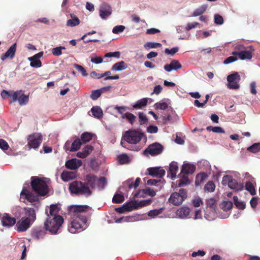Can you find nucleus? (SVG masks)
<instances>
[{
	"label": "nucleus",
	"instance_id": "1",
	"mask_svg": "<svg viewBox=\"0 0 260 260\" xmlns=\"http://www.w3.org/2000/svg\"><path fill=\"white\" fill-rule=\"evenodd\" d=\"M89 208L87 205H73L68 209L69 214L73 220L68 227L69 232L75 234L80 232L86 228L87 218L86 211Z\"/></svg>",
	"mask_w": 260,
	"mask_h": 260
},
{
	"label": "nucleus",
	"instance_id": "2",
	"mask_svg": "<svg viewBox=\"0 0 260 260\" xmlns=\"http://www.w3.org/2000/svg\"><path fill=\"white\" fill-rule=\"evenodd\" d=\"M69 190L72 194L76 196L89 197L91 195L92 191L88 185L80 181H74L69 185Z\"/></svg>",
	"mask_w": 260,
	"mask_h": 260
},
{
	"label": "nucleus",
	"instance_id": "3",
	"mask_svg": "<svg viewBox=\"0 0 260 260\" xmlns=\"http://www.w3.org/2000/svg\"><path fill=\"white\" fill-rule=\"evenodd\" d=\"M30 185L32 190L38 194L44 196L48 192V186L45 178L32 176L31 177Z\"/></svg>",
	"mask_w": 260,
	"mask_h": 260
},
{
	"label": "nucleus",
	"instance_id": "4",
	"mask_svg": "<svg viewBox=\"0 0 260 260\" xmlns=\"http://www.w3.org/2000/svg\"><path fill=\"white\" fill-rule=\"evenodd\" d=\"M63 222V219L60 215L49 217L44 222L46 229L52 234H56Z\"/></svg>",
	"mask_w": 260,
	"mask_h": 260
},
{
	"label": "nucleus",
	"instance_id": "5",
	"mask_svg": "<svg viewBox=\"0 0 260 260\" xmlns=\"http://www.w3.org/2000/svg\"><path fill=\"white\" fill-rule=\"evenodd\" d=\"M143 136V133H139L136 131H126L123 136L121 144L123 147H126V146L124 145L123 142V140H124V141L128 143L136 144L141 140Z\"/></svg>",
	"mask_w": 260,
	"mask_h": 260
},
{
	"label": "nucleus",
	"instance_id": "6",
	"mask_svg": "<svg viewBox=\"0 0 260 260\" xmlns=\"http://www.w3.org/2000/svg\"><path fill=\"white\" fill-rule=\"evenodd\" d=\"M43 140L42 135L40 133H34L28 136L27 138V146L29 149H38Z\"/></svg>",
	"mask_w": 260,
	"mask_h": 260
},
{
	"label": "nucleus",
	"instance_id": "7",
	"mask_svg": "<svg viewBox=\"0 0 260 260\" xmlns=\"http://www.w3.org/2000/svg\"><path fill=\"white\" fill-rule=\"evenodd\" d=\"M187 197V192L185 189H180L179 192H173L171 194L169 201L175 206H178L182 204L183 201Z\"/></svg>",
	"mask_w": 260,
	"mask_h": 260
},
{
	"label": "nucleus",
	"instance_id": "8",
	"mask_svg": "<svg viewBox=\"0 0 260 260\" xmlns=\"http://www.w3.org/2000/svg\"><path fill=\"white\" fill-rule=\"evenodd\" d=\"M222 184L223 185H228L231 189H234L236 191L242 190L243 188L242 184L238 183L236 180L233 179L232 176L230 175L223 176Z\"/></svg>",
	"mask_w": 260,
	"mask_h": 260
},
{
	"label": "nucleus",
	"instance_id": "9",
	"mask_svg": "<svg viewBox=\"0 0 260 260\" xmlns=\"http://www.w3.org/2000/svg\"><path fill=\"white\" fill-rule=\"evenodd\" d=\"M244 46L242 45L236 46L235 47V51L232 53L233 55L238 56L241 60H250L252 57V52L251 50H243Z\"/></svg>",
	"mask_w": 260,
	"mask_h": 260
},
{
	"label": "nucleus",
	"instance_id": "10",
	"mask_svg": "<svg viewBox=\"0 0 260 260\" xmlns=\"http://www.w3.org/2000/svg\"><path fill=\"white\" fill-rule=\"evenodd\" d=\"M163 150V146L158 143L155 142L149 145L148 147L143 151V154L145 155L150 154L151 156H155L161 153Z\"/></svg>",
	"mask_w": 260,
	"mask_h": 260
},
{
	"label": "nucleus",
	"instance_id": "11",
	"mask_svg": "<svg viewBox=\"0 0 260 260\" xmlns=\"http://www.w3.org/2000/svg\"><path fill=\"white\" fill-rule=\"evenodd\" d=\"M240 80V76L238 73L235 72L233 74L229 75L227 77L228 88L232 89H239L240 87V84H239Z\"/></svg>",
	"mask_w": 260,
	"mask_h": 260
},
{
	"label": "nucleus",
	"instance_id": "12",
	"mask_svg": "<svg viewBox=\"0 0 260 260\" xmlns=\"http://www.w3.org/2000/svg\"><path fill=\"white\" fill-rule=\"evenodd\" d=\"M33 223L26 218L22 217L16 223L15 229L19 233H22L29 229Z\"/></svg>",
	"mask_w": 260,
	"mask_h": 260
},
{
	"label": "nucleus",
	"instance_id": "13",
	"mask_svg": "<svg viewBox=\"0 0 260 260\" xmlns=\"http://www.w3.org/2000/svg\"><path fill=\"white\" fill-rule=\"evenodd\" d=\"M22 199L26 200L30 203H34L38 200V197L24 187L20 193V200Z\"/></svg>",
	"mask_w": 260,
	"mask_h": 260
},
{
	"label": "nucleus",
	"instance_id": "14",
	"mask_svg": "<svg viewBox=\"0 0 260 260\" xmlns=\"http://www.w3.org/2000/svg\"><path fill=\"white\" fill-rule=\"evenodd\" d=\"M112 12V8L110 5L104 3L100 5L99 13L100 16L102 19H106L111 15Z\"/></svg>",
	"mask_w": 260,
	"mask_h": 260
},
{
	"label": "nucleus",
	"instance_id": "15",
	"mask_svg": "<svg viewBox=\"0 0 260 260\" xmlns=\"http://www.w3.org/2000/svg\"><path fill=\"white\" fill-rule=\"evenodd\" d=\"M46 231L45 227L36 226L31 230V237L36 240L43 239L46 234Z\"/></svg>",
	"mask_w": 260,
	"mask_h": 260
},
{
	"label": "nucleus",
	"instance_id": "16",
	"mask_svg": "<svg viewBox=\"0 0 260 260\" xmlns=\"http://www.w3.org/2000/svg\"><path fill=\"white\" fill-rule=\"evenodd\" d=\"M24 216V218H26L31 223H34L36 220V212L34 208L30 207H24L23 208Z\"/></svg>",
	"mask_w": 260,
	"mask_h": 260
},
{
	"label": "nucleus",
	"instance_id": "17",
	"mask_svg": "<svg viewBox=\"0 0 260 260\" xmlns=\"http://www.w3.org/2000/svg\"><path fill=\"white\" fill-rule=\"evenodd\" d=\"M148 174L153 177H157L159 178H162L165 176L166 172L165 170L161 169L160 167H152L147 169Z\"/></svg>",
	"mask_w": 260,
	"mask_h": 260
},
{
	"label": "nucleus",
	"instance_id": "18",
	"mask_svg": "<svg viewBox=\"0 0 260 260\" xmlns=\"http://www.w3.org/2000/svg\"><path fill=\"white\" fill-rule=\"evenodd\" d=\"M3 226L11 227L16 223V219L11 217L8 213H4L1 218Z\"/></svg>",
	"mask_w": 260,
	"mask_h": 260
},
{
	"label": "nucleus",
	"instance_id": "19",
	"mask_svg": "<svg viewBox=\"0 0 260 260\" xmlns=\"http://www.w3.org/2000/svg\"><path fill=\"white\" fill-rule=\"evenodd\" d=\"M82 165V162L81 160L76 158H73L67 161L65 166L68 169L76 170L81 167Z\"/></svg>",
	"mask_w": 260,
	"mask_h": 260
},
{
	"label": "nucleus",
	"instance_id": "20",
	"mask_svg": "<svg viewBox=\"0 0 260 260\" xmlns=\"http://www.w3.org/2000/svg\"><path fill=\"white\" fill-rule=\"evenodd\" d=\"M16 47L17 44H13L9 49L8 50L1 56V60L4 61L7 58H10V59H13L15 55V53L16 51Z\"/></svg>",
	"mask_w": 260,
	"mask_h": 260
},
{
	"label": "nucleus",
	"instance_id": "21",
	"mask_svg": "<svg viewBox=\"0 0 260 260\" xmlns=\"http://www.w3.org/2000/svg\"><path fill=\"white\" fill-rule=\"evenodd\" d=\"M182 68L181 64L178 60H172L169 64L164 66V69L166 71L170 72L172 70H177Z\"/></svg>",
	"mask_w": 260,
	"mask_h": 260
},
{
	"label": "nucleus",
	"instance_id": "22",
	"mask_svg": "<svg viewBox=\"0 0 260 260\" xmlns=\"http://www.w3.org/2000/svg\"><path fill=\"white\" fill-rule=\"evenodd\" d=\"M146 194L154 197L155 196L156 192L152 189L147 187L144 189L139 190L134 194V198L144 197Z\"/></svg>",
	"mask_w": 260,
	"mask_h": 260
},
{
	"label": "nucleus",
	"instance_id": "23",
	"mask_svg": "<svg viewBox=\"0 0 260 260\" xmlns=\"http://www.w3.org/2000/svg\"><path fill=\"white\" fill-rule=\"evenodd\" d=\"M152 200L151 199L138 201H131L133 210L138 209L140 208L147 206L151 204Z\"/></svg>",
	"mask_w": 260,
	"mask_h": 260
},
{
	"label": "nucleus",
	"instance_id": "24",
	"mask_svg": "<svg viewBox=\"0 0 260 260\" xmlns=\"http://www.w3.org/2000/svg\"><path fill=\"white\" fill-rule=\"evenodd\" d=\"M178 171L177 163L172 161L170 164L169 170L168 172V175L170 176L172 179H174L176 177L177 172Z\"/></svg>",
	"mask_w": 260,
	"mask_h": 260
},
{
	"label": "nucleus",
	"instance_id": "25",
	"mask_svg": "<svg viewBox=\"0 0 260 260\" xmlns=\"http://www.w3.org/2000/svg\"><path fill=\"white\" fill-rule=\"evenodd\" d=\"M196 166L190 164H185L182 166L181 173L184 174H192L196 170Z\"/></svg>",
	"mask_w": 260,
	"mask_h": 260
},
{
	"label": "nucleus",
	"instance_id": "26",
	"mask_svg": "<svg viewBox=\"0 0 260 260\" xmlns=\"http://www.w3.org/2000/svg\"><path fill=\"white\" fill-rule=\"evenodd\" d=\"M190 213V209L186 206H183L176 211L177 215L181 218H186Z\"/></svg>",
	"mask_w": 260,
	"mask_h": 260
},
{
	"label": "nucleus",
	"instance_id": "27",
	"mask_svg": "<svg viewBox=\"0 0 260 260\" xmlns=\"http://www.w3.org/2000/svg\"><path fill=\"white\" fill-rule=\"evenodd\" d=\"M97 181L98 178L95 176L91 174H88L86 176V182L84 183H86L89 188L90 187L94 188L95 186Z\"/></svg>",
	"mask_w": 260,
	"mask_h": 260
},
{
	"label": "nucleus",
	"instance_id": "28",
	"mask_svg": "<svg viewBox=\"0 0 260 260\" xmlns=\"http://www.w3.org/2000/svg\"><path fill=\"white\" fill-rule=\"evenodd\" d=\"M141 182V179L137 178L134 183L133 179H129L124 182V185L128 186V189L136 188L139 186Z\"/></svg>",
	"mask_w": 260,
	"mask_h": 260
},
{
	"label": "nucleus",
	"instance_id": "29",
	"mask_svg": "<svg viewBox=\"0 0 260 260\" xmlns=\"http://www.w3.org/2000/svg\"><path fill=\"white\" fill-rule=\"evenodd\" d=\"M127 68L126 63L122 60L114 64L111 68V70L114 71H120L124 70Z\"/></svg>",
	"mask_w": 260,
	"mask_h": 260
},
{
	"label": "nucleus",
	"instance_id": "30",
	"mask_svg": "<svg viewBox=\"0 0 260 260\" xmlns=\"http://www.w3.org/2000/svg\"><path fill=\"white\" fill-rule=\"evenodd\" d=\"M93 116L96 118L100 119L103 116L102 109L99 106H94L91 109Z\"/></svg>",
	"mask_w": 260,
	"mask_h": 260
},
{
	"label": "nucleus",
	"instance_id": "31",
	"mask_svg": "<svg viewBox=\"0 0 260 260\" xmlns=\"http://www.w3.org/2000/svg\"><path fill=\"white\" fill-rule=\"evenodd\" d=\"M116 210L118 213H123L125 211H131L133 210L131 202H129L124 203L122 207L116 208Z\"/></svg>",
	"mask_w": 260,
	"mask_h": 260
},
{
	"label": "nucleus",
	"instance_id": "32",
	"mask_svg": "<svg viewBox=\"0 0 260 260\" xmlns=\"http://www.w3.org/2000/svg\"><path fill=\"white\" fill-rule=\"evenodd\" d=\"M72 19L67 20V25L69 26L74 27L80 24L79 19L74 14H71Z\"/></svg>",
	"mask_w": 260,
	"mask_h": 260
},
{
	"label": "nucleus",
	"instance_id": "33",
	"mask_svg": "<svg viewBox=\"0 0 260 260\" xmlns=\"http://www.w3.org/2000/svg\"><path fill=\"white\" fill-rule=\"evenodd\" d=\"M148 103L147 98H143L138 101L136 103L133 105L134 109H141L147 105Z\"/></svg>",
	"mask_w": 260,
	"mask_h": 260
},
{
	"label": "nucleus",
	"instance_id": "34",
	"mask_svg": "<svg viewBox=\"0 0 260 260\" xmlns=\"http://www.w3.org/2000/svg\"><path fill=\"white\" fill-rule=\"evenodd\" d=\"M82 143L80 139L79 138H77L72 143L70 151L72 152H74L80 149L82 145Z\"/></svg>",
	"mask_w": 260,
	"mask_h": 260
},
{
	"label": "nucleus",
	"instance_id": "35",
	"mask_svg": "<svg viewBox=\"0 0 260 260\" xmlns=\"http://www.w3.org/2000/svg\"><path fill=\"white\" fill-rule=\"evenodd\" d=\"M122 119L126 118L131 124H134L136 119V116L133 114L129 112L123 114L121 116Z\"/></svg>",
	"mask_w": 260,
	"mask_h": 260
},
{
	"label": "nucleus",
	"instance_id": "36",
	"mask_svg": "<svg viewBox=\"0 0 260 260\" xmlns=\"http://www.w3.org/2000/svg\"><path fill=\"white\" fill-rule=\"evenodd\" d=\"M207 177L205 173L198 174L196 178L195 184L196 185H200Z\"/></svg>",
	"mask_w": 260,
	"mask_h": 260
},
{
	"label": "nucleus",
	"instance_id": "37",
	"mask_svg": "<svg viewBox=\"0 0 260 260\" xmlns=\"http://www.w3.org/2000/svg\"><path fill=\"white\" fill-rule=\"evenodd\" d=\"M59 211V208L56 205H51L49 209V217H53L58 216Z\"/></svg>",
	"mask_w": 260,
	"mask_h": 260
},
{
	"label": "nucleus",
	"instance_id": "38",
	"mask_svg": "<svg viewBox=\"0 0 260 260\" xmlns=\"http://www.w3.org/2000/svg\"><path fill=\"white\" fill-rule=\"evenodd\" d=\"M93 137V135L91 133L88 132H85L83 133L81 136V141L82 143H86L90 141Z\"/></svg>",
	"mask_w": 260,
	"mask_h": 260
},
{
	"label": "nucleus",
	"instance_id": "39",
	"mask_svg": "<svg viewBox=\"0 0 260 260\" xmlns=\"http://www.w3.org/2000/svg\"><path fill=\"white\" fill-rule=\"evenodd\" d=\"M207 8V6L206 5L201 6L194 11L192 16L196 17L202 15L206 11Z\"/></svg>",
	"mask_w": 260,
	"mask_h": 260
},
{
	"label": "nucleus",
	"instance_id": "40",
	"mask_svg": "<svg viewBox=\"0 0 260 260\" xmlns=\"http://www.w3.org/2000/svg\"><path fill=\"white\" fill-rule=\"evenodd\" d=\"M164 209V208H160L158 209L151 210L148 212V215L152 218H154L157 215L161 214Z\"/></svg>",
	"mask_w": 260,
	"mask_h": 260
},
{
	"label": "nucleus",
	"instance_id": "41",
	"mask_svg": "<svg viewBox=\"0 0 260 260\" xmlns=\"http://www.w3.org/2000/svg\"><path fill=\"white\" fill-rule=\"evenodd\" d=\"M161 46V44L159 43H155L149 42L145 43L144 45V47L145 49L149 50L152 48H156L158 47H160Z\"/></svg>",
	"mask_w": 260,
	"mask_h": 260
},
{
	"label": "nucleus",
	"instance_id": "42",
	"mask_svg": "<svg viewBox=\"0 0 260 260\" xmlns=\"http://www.w3.org/2000/svg\"><path fill=\"white\" fill-rule=\"evenodd\" d=\"M207 130L209 132L212 131L216 133H225L224 129L220 126H209L207 127Z\"/></svg>",
	"mask_w": 260,
	"mask_h": 260
},
{
	"label": "nucleus",
	"instance_id": "43",
	"mask_svg": "<svg viewBox=\"0 0 260 260\" xmlns=\"http://www.w3.org/2000/svg\"><path fill=\"white\" fill-rule=\"evenodd\" d=\"M245 188L247 190L249 191L251 195H255L256 193L254 187L252 182L248 181L245 184Z\"/></svg>",
	"mask_w": 260,
	"mask_h": 260
},
{
	"label": "nucleus",
	"instance_id": "44",
	"mask_svg": "<svg viewBox=\"0 0 260 260\" xmlns=\"http://www.w3.org/2000/svg\"><path fill=\"white\" fill-rule=\"evenodd\" d=\"M66 48L63 46H59L54 48L52 49V53L55 56H59L62 54V50H65Z\"/></svg>",
	"mask_w": 260,
	"mask_h": 260
},
{
	"label": "nucleus",
	"instance_id": "45",
	"mask_svg": "<svg viewBox=\"0 0 260 260\" xmlns=\"http://www.w3.org/2000/svg\"><path fill=\"white\" fill-rule=\"evenodd\" d=\"M124 201V196L121 194H115L113 199L112 202L114 203H120Z\"/></svg>",
	"mask_w": 260,
	"mask_h": 260
},
{
	"label": "nucleus",
	"instance_id": "46",
	"mask_svg": "<svg viewBox=\"0 0 260 260\" xmlns=\"http://www.w3.org/2000/svg\"><path fill=\"white\" fill-rule=\"evenodd\" d=\"M234 201L235 205L239 209L243 210L245 208V204L244 202L239 201L238 198L237 196H234Z\"/></svg>",
	"mask_w": 260,
	"mask_h": 260
},
{
	"label": "nucleus",
	"instance_id": "47",
	"mask_svg": "<svg viewBox=\"0 0 260 260\" xmlns=\"http://www.w3.org/2000/svg\"><path fill=\"white\" fill-rule=\"evenodd\" d=\"M247 150L253 153L260 151V143H254L247 148Z\"/></svg>",
	"mask_w": 260,
	"mask_h": 260
},
{
	"label": "nucleus",
	"instance_id": "48",
	"mask_svg": "<svg viewBox=\"0 0 260 260\" xmlns=\"http://www.w3.org/2000/svg\"><path fill=\"white\" fill-rule=\"evenodd\" d=\"M61 178L64 181H68L72 179V173L68 171H63L61 174Z\"/></svg>",
	"mask_w": 260,
	"mask_h": 260
},
{
	"label": "nucleus",
	"instance_id": "49",
	"mask_svg": "<svg viewBox=\"0 0 260 260\" xmlns=\"http://www.w3.org/2000/svg\"><path fill=\"white\" fill-rule=\"evenodd\" d=\"M102 93V90L100 89L94 90L91 91L90 98L92 100H96Z\"/></svg>",
	"mask_w": 260,
	"mask_h": 260
},
{
	"label": "nucleus",
	"instance_id": "50",
	"mask_svg": "<svg viewBox=\"0 0 260 260\" xmlns=\"http://www.w3.org/2000/svg\"><path fill=\"white\" fill-rule=\"evenodd\" d=\"M155 109L166 110L168 107V104L166 102H157L154 105Z\"/></svg>",
	"mask_w": 260,
	"mask_h": 260
},
{
	"label": "nucleus",
	"instance_id": "51",
	"mask_svg": "<svg viewBox=\"0 0 260 260\" xmlns=\"http://www.w3.org/2000/svg\"><path fill=\"white\" fill-rule=\"evenodd\" d=\"M215 185L212 181H209L205 186V189L209 192H213L214 191Z\"/></svg>",
	"mask_w": 260,
	"mask_h": 260
},
{
	"label": "nucleus",
	"instance_id": "52",
	"mask_svg": "<svg viewBox=\"0 0 260 260\" xmlns=\"http://www.w3.org/2000/svg\"><path fill=\"white\" fill-rule=\"evenodd\" d=\"M18 101L20 105H25L28 102V96L22 94L19 95Z\"/></svg>",
	"mask_w": 260,
	"mask_h": 260
},
{
	"label": "nucleus",
	"instance_id": "53",
	"mask_svg": "<svg viewBox=\"0 0 260 260\" xmlns=\"http://www.w3.org/2000/svg\"><path fill=\"white\" fill-rule=\"evenodd\" d=\"M138 115L140 125L144 124L148 122L147 117L143 113L140 112Z\"/></svg>",
	"mask_w": 260,
	"mask_h": 260
},
{
	"label": "nucleus",
	"instance_id": "54",
	"mask_svg": "<svg viewBox=\"0 0 260 260\" xmlns=\"http://www.w3.org/2000/svg\"><path fill=\"white\" fill-rule=\"evenodd\" d=\"M21 92L22 90L17 91H10V97H12L13 99V101L15 102L18 100Z\"/></svg>",
	"mask_w": 260,
	"mask_h": 260
},
{
	"label": "nucleus",
	"instance_id": "55",
	"mask_svg": "<svg viewBox=\"0 0 260 260\" xmlns=\"http://www.w3.org/2000/svg\"><path fill=\"white\" fill-rule=\"evenodd\" d=\"M206 204L207 207L213 210L216 206V201L213 198H210L206 200Z\"/></svg>",
	"mask_w": 260,
	"mask_h": 260
},
{
	"label": "nucleus",
	"instance_id": "56",
	"mask_svg": "<svg viewBox=\"0 0 260 260\" xmlns=\"http://www.w3.org/2000/svg\"><path fill=\"white\" fill-rule=\"evenodd\" d=\"M125 28V27L124 25H117L113 28L112 32L113 34H118L120 32H123Z\"/></svg>",
	"mask_w": 260,
	"mask_h": 260
},
{
	"label": "nucleus",
	"instance_id": "57",
	"mask_svg": "<svg viewBox=\"0 0 260 260\" xmlns=\"http://www.w3.org/2000/svg\"><path fill=\"white\" fill-rule=\"evenodd\" d=\"M105 57H115L116 58H119L120 57V52L119 51H116L114 52L107 53L104 55Z\"/></svg>",
	"mask_w": 260,
	"mask_h": 260
},
{
	"label": "nucleus",
	"instance_id": "58",
	"mask_svg": "<svg viewBox=\"0 0 260 260\" xmlns=\"http://www.w3.org/2000/svg\"><path fill=\"white\" fill-rule=\"evenodd\" d=\"M118 160L120 164H123L129 161V157L126 154H123L118 156Z\"/></svg>",
	"mask_w": 260,
	"mask_h": 260
},
{
	"label": "nucleus",
	"instance_id": "59",
	"mask_svg": "<svg viewBox=\"0 0 260 260\" xmlns=\"http://www.w3.org/2000/svg\"><path fill=\"white\" fill-rule=\"evenodd\" d=\"M75 69L79 72H80L83 76H87V73L86 70L81 66L75 64L74 66Z\"/></svg>",
	"mask_w": 260,
	"mask_h": 260
},
{
	"label": "nucleus",
	"instance_id": "60",
	"mask_svg": "<svg viewBox=\"0 0 260 260\" xmlns=\"http://www.w3.org/2000/svg\"><path fill=\"white\" fill-rule=\"evenodd\" d=\"M222 209L223 210H229L233 207V203L231 201L224 202L222 204Z\"/></svg>",
	"mask_w": 260,
	"mask_h": 260
},
{
	"label": "nucleus",
	"instance_id": "61",
	"mask_svg": "<svg viewBox=\"0 0 260 260\" xmlns=\"http://www.w3.org/2000/svg\"><path fill=\"white\" fill-rule=\"evenodd\" d=\"M93 147L90 145H86L82 151L85 153L87 156L92 151Z\"/></svg>",
	"mask_w": 260,
	"mask_h": 260
},
{
	"label": "nucleus",
	"instance_id": "62",
	"mask_svg": "<svg viewBox=\"0 0 260 260\" xmlns=\"http://www.w3.org/2000/svg\"><path fill=\"white\" fill-rule=\"evenodd\" d=\"M9 148L8 143L3 139H0V148L3 150H7Z\"/></svg>",
	"mask_w": 260,
	"mask_h": 260
},
{
	"label": "nucleus",
	"instance_id": "63",
	"mask_svg": "<svg viewBox=\"0 0 260 260\" xmlns=\"http://www.w3.org/2000/svg\"><path fill=\"white\" fill-rule=\"evenodd\" d=\"M179 50L178 47H174L171 49L168 48H166L165 50V52L167 54H170L172 56L174 55L176 52H177Z\"/></svg>",
	"mask_w": 260,
	"mask_h": 260
},
{
	"label": "nucleus",
	"instance_id": "64",
	"mask_svg": "<svg viewBox=\"0 0 260 260\" xmlns=\"http://www.w3.org/2000/svg\"><path fill=\"white\" fill-rule=\"evenodd\" d=\"M214 22L217 24L221 25L223 23V19L222 16L219 14L214 15Z\"/></svg>",
	"mask_w": 260,
	"mask_h": 260
}]
</instances>
